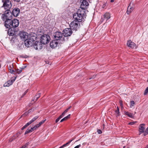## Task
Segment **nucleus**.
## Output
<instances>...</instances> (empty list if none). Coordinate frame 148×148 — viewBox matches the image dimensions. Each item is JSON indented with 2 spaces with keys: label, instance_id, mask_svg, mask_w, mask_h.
I'll return each mask as SVG.
<instances>
[{
  "label": "nucleus",
  "instance_id": "f257e3e1",
  "mask_svg": "<svg viewBox=\"0 0 148 148\" xmlns=\"http://www.w3.org/2000/svg\"><path fill=\"white\" fill-rule=\"evenodd\" d=\"M86 12L84 10L81 9H79L77 12L73 14V18L75 20L79 23L84 21V18H86Z\"/></svg>",
  "mask_w": 148,
  "mask_h": 148
},
{
  "label": "nucleus",
  "instance_id": "f03ea898",
  "mask_svg": "<svg viewBox=\"0 0 148 148\" xmlns=\"http://www.w3.org/2000/svg\"><path fill=\"white\" fill-rule=\"evenodd\" d=\"M19 23V22L18 20L14 19L13 20L12 19L7 21L5 23H4V25L7 28H11V29H14L18 26Z\"/></svg>",
  "mask_w": 148,
  "mask_h": 148
},
{
  "label": "nucleus",
  "instance_id": "7ed1b4c3",
  "mask_svg": "<svg viewBox=\"0 0 148 148\" xmlns=\"http://www.w3.org/2000/svg\"><path fill=\"white\" fill-rule=\"evenodd\" d=\"M36 37L34 36H32L31 35L28 36V38L25 41V45L29 47H32L34 44V41L36 40Z\"/></svg>",
  "mask_w": 148,
  "mask_h": 148
},
{
  "label": "nucleus",
  "instance_id": "20e7f679",
  "mask_svg": "<svg viewBox=\"0 0 148 148\" xmlns=\"http://www.w3.org/2000/svg\"><path fill=\"white\" fill-rule=\"evenodd\" d=\"M1 18L3 21H5V23L9 20H11L12 18V14L9 10H6L5 13L3 14L1 16Z\"/></svg>",
  "mask_w": 148,
  "mask_h": 148
},
{
  "label": "nucleus",
  "instance_id": "39448f33",
  "mask_svg": "<svg viewBox=\"0 0 148 148\" xmlns=\"http://www.w3.org/2000/svg\"><path fill=\"white\" fill-rule=\"evenodd\" d=\"M62 34L60 32H56L54 36V39L59 42V43H63L65 40V38L62 36Z\"/></svg>",
  "mask_w": 148,
  "mask_h": 148
},
{
  "label": "nucleus",
  "instance_id": "423d86ee",
  "mask_svg": "<svg viewBox=\"0 0 148 148\" xmlns=\"http://www.w3.org/2000/svg\"><path fill=\"white\" fill-rule=\"evenodd\" d=\"M80 26V24L78 22L75 20H74L70 23V27L73 30L76 31L79 28Z\"/></svg>",
  "mask_w": 148,
  "mask_h": 148
},
{
  "label": "nucleus",
  "instance_id": "0eeeda50",
  "mask_svg": "<svg viewBox=\"0 0 148 148\" xmlns=\"http://www.w3.org/2000/svg\"><path fill=\"white\" fill-rule=\"evenodd\" d=\"M50 40V36L47 34H44L41 36L40 42L43 44H46L48 43Z\"/></svg>",
  "mask_w": 148,
  "mask_h": 148
},
{
  "label": "nucleus",
  "instance_id": "6e6552de",
  "mask_svg": "<svg viewBox=\"0 0 148 148\" xmlns=\"http://www.w3.org/2000/svg\"><path fill=\"white\" fill-rule=\"evenodd\" d=\"M72 33V29L70 28H66L63 30V34L65 37L70 36Z\"/></svg>",
  "mask_w": 148,
  "mask_h": 148
},
{
  "label": "nucleus",
  "instance_id": "1a4fd4ad",
  "mask_svg": "<svg viewBox=\"0 0 148 148\" xmlns=\"http://www.w3.org/2000/svg\"><path fill=\"white\" fill-rule=\"evenodd\" d=\"M42 44L40 41H36L33 45L34 48L36 50H40L43 47Z\"/></svg>",
  "mask_w": 148,
  "mask_h": 148
},
{
  "label": "nucleus",
  "instance_id": "9d476101",
  "mask_svg": "<svg viewBox=\"0 0 148 148\" xmlns=\"http://www.w3.org/2000/svg\"><path fill=\"white\" fill-rule=\"evenodd\" d=\"M88 0H84L82 1V3L81 4L80 8L79 9H81L85 11L87 7L89 5L88 2Z\"/></svg>",
  "mask_w": 148,
  "mask_h": 148
},
{
  "label": "nucleus",
  "instance_id": "9b49d317",
  "mask_svg": "<svg viewBox=\"0 0 148 148\" xmlns=\"http://www.w3.org/2000/svg\"><path fill=\"white\" fill-rule=\"evenodd\" d=\"M3 3V6L2 8L4 7V8L6 10H9V8L12 6V4L10 1H2Z\"/></svg>",
  "mask_w": 148,
  "mask_h": 148
},
{
  "label": "nucleus",
  "instance_id": "f8f14e48",
  "mask_svg": "<svg viewBox=\"0 0 148 148\" xmlns=\"http://www.w3.org/2000/svg\"><path fill=\"white\" fill-rule=\"evenodd\" d=\"M62 43H59V42L56 40H53L51 41L50 43V45L52 48H54L59 46L60 44Z\"/></svg>",
  "mask_w": 148,
  "mask_h": 148
},
{
  "label": "nucleus",
  "instance_id": "ddd939ff",
  "mask_svg": "<svg viewBox=\"0 0 148 148\" xmlns=\"http://www.w3.org/2000/svg\"><path fill=\"white\" fill-rule=\"evenodd\" d=\"M19 34L21 38L25 41L28 38V36L27 35V33L25 32H21Z\"/></svg>",
  "mask_w": 148,
  "mask_h": 148
},
{
  "label": "nucleus",
  "instance_id": "4468645a",
  "mask_svg": "<svg viewBox=\"0 0 148 148\" xmlns=\"http://www.w3.org/2000/svg\"><path fill=\"white\" fill-rule=\"evenodd\" d=\"M38 118V116H36L33 118L29 122L27 123L24 126H23L21 130H23L25 128L29 125L35 121L36 119Z\"/></svg>",
  "mask_w": 148,
  "mask_h": 148
},
{
  "label": "nucleus",
  "instance_id": "2eb2a0df",
  "mask_svg": "<svg viewBox=\"0 0 148 148\" xmlns=\"http://www.w3.org/2000/svg\"><path fill=\"white\" fill-rule=\"evenodd\" d=\"M110 14L109 12L106 13L102 16L101 20L103 21V20L107 21L110 18Z\"/></svg>",
  "mask_w": 148,
  "mask_h": 148
},
{
  "label": "nucleus",
  "instance_id": "dca6fc26",
  "mask_svg": "<svg viewBox=\"0 0 148 148\" xmlns=\"http://www.w3.org/2000/svg\"><path fill=\"white\" fill-rule=\"evenodd\" d=\"M20 10L18 8H15L12 10V15L15 17H17L18 16L20 12Z\"/></svg>",
  "mask_w": 148,
  "mask_h": 148
},
{
  "label": "nucleus",
  "instance_id": "f3484780",
  "mask_svg": "<svg viewBox=\"0 0 148 148\" xmlns=\"http://www.w3.org/2000/svg\"><path fill=\"white\" fill-rule=\"evenodd\" d=\"M16 77H15L14 79L10 80L5 82L3 85L4 87H9L12 85L16 79Z\"/></svg>",
  "mask_w": 148,
  "mask_h": 148
},
{
  "label": "nucleus",
  "instance_id": "a211bd4d",
  "mask_svg": "<svg viewBox=\"0 0 148 148\" xmlns=\"http://www.w3.org/2000/svg\"><path fill=\"white\" fill-rule=\"evenodd\" d=\"M145 124H140L138 127V131L140 134L143 133L144 132L145 127L144 126Z\"/></svg>",
  "mask_w": 148,
  "mask_h": 148
},
{
  "label": "nucleus",
  "instance_id": "6ab92c4d",
  "mask_svg": "<svg viewBox=\"0 0 148 148\" xmlns=\"http://www.w3.org/2000/svg\"><path fill=\"white\" fill-rule=\"evenodd\" d=\"M9 29L8 32V34L9 36H13L14 35V33L16 32V30L13 29H11V28H8Z\"/></svg>",
  "mask_w": 148,
  "mask_h": 148
},
{
  "label": "nucleus",
  "instance_id": "aec40b11",
  "mask_svg": "<svg viewBox=\"0 0 148 148\" xmlns=\"http://www.w3.org/2000/svg\"><path fill=\"white\" fill-rule=\"evenodd\" d=\"M127 44L128 47L132 48H134L135 45V44L134 42H132L131 40L128 41Z\"/></svg>",
  "mask_w": 148,
  "mask_h": 148
},
{
  "label": "nucleus",
  "instance_id": "412c9836",
  "mask_svg": "<svg viewBox=\"0 0 148 148\" xmlns=\"http://www.w3.org/2000/svg\"><path fill=\"white\" fill-rule=\"evenodd\" d=\"M134 9L133 7L130 6V4L128 7L127 13V14H130Z\"/></svg>",
  "mask_w": 148,
  "mask_h": 148
},
{
  "label": "nucleus",
  "instance_id": "4be33fe9",
  "mask_svg": "<svg viewBox=\"0 0 148 148\" xmlns=\"http://www.w3.org/2000/svg\"><path fill=\"white\" fill-rule=\"evenodd\" d=\"M17 36L16 35L12 36L11 38V41L12 43H14L17 41V38H16Z\"/></svg>",
  "mask_w": 148,
  "mask_h": 148
},
{
  "label": "nucleus",
  "instance_id": "5701e85b",
  "mask_svg": "<svg viewBox=\"0 0 148 148\" xmlns=\"http://www.w3.org/2000/svg\"><path fill=\"white\" fill-rule=\"evenodd\" d=\"M125 114V115L128 116L130 117L133 118H134V116L133 115V114L131 113H129L128 112H124Z\"/></svg>",
  "mask_w": 148,
  "mask_h": 148
},
{
  "label": "nucleus",
  "instance_id": "b1692460",
  "mask_svg": "<svg viewBox=\"0 0 148 148\" xmlns=\"http://www.w3.org/2000/svg\"><path fill=\"white\" fill-rule=\"evenodd\" d=\"M74 139V138H73L71 140H70L69 141H68V142L67 143H66L65 144H64V145H63L62 146H61V147H60L59 148H63V147L69 145L70 143Z\"/></svg>",
  "mask_w": 148,
  "mask_h": 148
},
{
  "label": "nucleus",
  "instance_id": "393cba45",
  "mask_svg": "<svg viewBox=\"0 0 148 148\" xmlns=\"http://www.w3.org/2000/svg\"><path fill=\"white\" fill-rule=\"evenodd\" d=\"M24 68H20L19 69H18L16 70V71H15V73L16 74H19L22 71V70Z\"/></svg>",
  "mask_w": 148,
  "mask_h": 148
},
{
  "label": "nucleus",
  "instance_id": "a878e982",
  "mask_svg": "<svg viewBox=\"0 0 148 148\" xmlns=\"http://www.w3.org/2000/svg\"><path fill=\"white\" fill-rule=\"evenodd\" d=\"M70 115H71L70 114H69L67 116L65 117H64V118H63V119H62L60 120V122H62L63 121H66V120H67V119H69L70 118Z\"/></svg>",
  "mask_w": 148,
  "mask_h": 148
},
{
  "label": "nucleus",
  "instance_id": "bb28decb",
  "mask_svg": "<svg viewBox=\"0 0 148 148\" xmlns=\"http://www.w3.org/2000/svg\"><path fill=\"white\" fill-rule=\"evenodd\" d=\"M71 108V106H70L69 108H68L67 109H66L62 113V115L64 116L65 115V114Z\"/></svg>",
  "mask_w": 148,
  "mask_h": 148
},
{
  "label": "nucleus",
  "instance_id": "cd10ccee",
  "mask_svg": "<svg viewBox=\"0 0 148 148\" xmlns=\"http://www.w3.org/2000/svg\"><path fill=\"white\" fill-rule=\"evenodd\" d=\"M115 112L116 116H118L120 115V112L119 111V109L118 107H117V110H115Z\"/></svg>",
  "mask_w": 148,
  "mask_h": 148
},
{
  "label": "nucleus",
  "instance_id": "c85d7f7f",
  "mask_svg": "<svg viewBox=\"0 0 148 148\" xmlns=\"http://www.w3.org/2000/svg\"><path fill=\"white\" fill-rule=\"evenodd\" d=\"M64 116L63 115H62V114H61L58 118L56 120V123H57L59 120H60L62 118V117H63Z\"/></svg>",
  "mask_w": 148,
  "mask_h": 148
},
{
  "label": "nucleus",
  "instance_id": "c756f323",
  "mask_svg": "<svg viewBox=\"0 0 148 148\" xmlns=\"http://www.w3.org/2000/svg\"><path fill=\"white\" fill-rule=\"evenodd\" d=\"M32 131L31 129V128L30 129H27L25 131V134H27L29 133H30L32 132Z\"/></svg>",
  "mask_w": 148,
  "mask_h": 148
},
{
  "label": "nucleus",
  "instance_id": "7c9ffc66",
  "mask_svg": "<svg viewBox=\"0 0 148 148\" xmlns=\"http://www.w3.org/2000/svg\"><path fill=\"white\" fill-rule=\"evenodd\" d=\"M135 103L134 101H132L130 102V107H132L134 106Z\"/></svg>",
  "mask_w": 148,
  "mask_h": 148
},
{
  "label": "nucleus",
  "instance_id": "2f4dec72",
  "mask_svg": "<svg viewBox=\"0 0 148 148\" xmlns=\"http://www.w3.org/2000/svg\"><path fill=\"white\" fill-rule=\"evenodd\" d=\"M41 94V93H38L35 95V97L36 98V101L37 100L38 98L40 97Z\"/></svg>",
  "mask_w": 148,
  "mask_h": 148
},
{
  "label": "nucleus",
  "instance_id": "473e14b6",
  "mask_svg": "<svg viewBox=\"0 0 148 148\" xmlns=\"http://www.w3.org/2000/svg\"><path fill=\"white\" fill-rule=\"evenodd\" d=\"M9 72L12 74H15V71H14L13 69H12V68L10 69H9Z\"/></svg>",
  "mask_w": 148,
  "mask_h": 148
},
{
  "label": "nucleus",
  "instance_id": "72a5a7b5",
  "mask_svg": "<svg viewBox=\"0 0 148 148\" xmlns=\"http://www.w3.org/2000/svg\"><path fill=\"white\" fill-rule=\"evenodd\" d=\"M29 144V142L27 143L26 144L23 145L22 147L23 148H27V146Z\"/></svg>",
  "mask_w": 148,
  "mask_h": 148
},
{
  "label": "nucleus",
  "instance_id": "f704fd0d",
  "mask_svg": "<svg viewBox=\"0 0 148 148\" xmlns=\"http://www.w3.org/2000/svg\"><path fill=\"white\" fill-rule=\"evenodd\" d=\"M148 93V87H147L145 90L144 93V95H146Z\"/></svg>",
  "mask_w": 148,
  "mask_h": 148
},
{
  "label": "nucleus",
  "instance_id": "c9c22d12",
  "mask_svg": "<svg viewBox=\"0 0 148 148\" xmlns=\"http://www.w3.org/2000/svg\"><path fill=\"white\" fill-rule=\"evenodd\" d=\"M46 120H43L41 122L39 123V124L41 125Z\"/></svg>",
  "mask_w": 148,
  "mask_h": 148
},
{
  "label": "nucleus",
  "instance_id": "e433bc0d",
  "mask_svg": "<svg viewBox=\"0 0 148 148\" xmlns=\"http://www.w3.org/2000/svg\"><path fill=\"white\" fill-rule=\"evenodd\" d=\"M31 129L32 131H34V130H36V128H36V126L35 125L33 127H31Z\"/></svg>",
  "mask_w": 148,
  "mask_h": 148
},
{
  "label": "nucleus",
  "instance_id": "4c0bfd02",
  "mask_svg": "<svg viewBox=\"0 0 148 148\" xmlns=\"http://www.w3.org/2000/svg\"><path fill=\"white\" fill-rule=\"evenodd\" d=\"M97 132L99 134H101L102 132L101 130L100 129L98 130Z\"/></svg>",
  "mask_w": 148,
  "mask_h": 148
},
{
  "label": "nucleus",
  "instance_id": "58836bf2",
  "mask_svg": "<svg viewBox=\"0 0 148 148\" xmlns=\"http://www.w3.org/2000/svg\"><path fill=\"white\" fill-rule=\"evenodd\" d=\"M28 91V89H27V90H26V91L24 92V94H23V95L22 96V97H23L26 94V93Z\"/></svg>",
  "mask_w": 148,
  "mask_h": 148
},
{
  "label": "nucleus",
  "instance_id": "ea45409f",
  "mask_svg": "<svg viewBox=\"0 0 148 148\" xmlns=\"http://www.w3.org/2000/svg\"><path fill=\"white\" fill-rule=\"evenodd\" d=\"M144 133V136H145L146 135H147L148 134V132L146 131H144V132H143Z\"/></svg>",
  "mask_w": 148,
  "mask_h": 148
},
{
  "label": "nucleus",
  "instance_id": "a19ab883",
  "mask_svg": "<svg viewBox=\"0 0 148 148\" xmlns=\"http://www.w3.org/2000/svg\"><path fill=\"white\" fill-rule=\"evenodd\" d=\"M106 3H105L103 5L102 7V8H105V6H106Z\"/></svg>",
  "mask_w": 148,
  "mask_h": 148
},
{
  "label": "nucleus",
  "instance_id": "79ce46f5",
  "mask_svg": "<svg viewBox=\"0 0 148 148\" xmlns=\"http://www.w3.org/2000/svg\"><path fill=\"white\" fill-rule=\"evenodd\" d=\"M135 122H130L129 123V124L130 125H133Z\"/></svg>",
  "mask_w": 148,
  "mask_h": 148
},
{
  "label": "nucleus",
  "instance_id": "37998d69",
  "mask_svg": "<svg viewBox=\"0 0 148 148\" xmlns=\"http://www.w3.org/2000/svg\"><path fill=\"white\" fill-rule=\"evenodd\" d=\"M40 126V124L39 123L35 125L36 127V128H38Z\"/></svg>",
  "mask_w": 148,
  "mask_h": 148
},
{
  "label": "nucleus",
  "instance_id": "c03bdc74",
  "mask_svg": "<svg viewBox=\"0 0 148 148\" xmlns=\"http://www.w3.org/2000/svg\"><path fill=\"white\" fill-rule=\"evenodd\" d=\"M81 146V145L80 144H79L76 146H75L74 148H79Z\"/></svg>",
  "mask_w": 148,
  "mask_h": 148
},
{
  "label": "nucleus",
  "instance_id": "a18cd8bd",
  "mask_svg": "<svg viewBox=\"0 0 148 148\" xmlns=\"http://www.w3.org/2000/svg\"><path fill=\"white\" fill-rule=\"evenodd\" d=\"M120 103L121 106L122 108L123 107V104L122 102L121 101H120Z\"/></svg>",
  "mask_w": 148,
  "mask_h": 148
},
{
  "label": "nucleus",
  "instance_id": "49530a36",
  "mask_svg": "<svg viewBox=\"0 0 148 148\" xmlns=\"http://www.w3.org/2000/svg\"><path fill=\"white\" fill-rule=\"evenodd\" d=\"M95 77H96V75H95V76L93 75L92 77H91L89 79H91L92 78H95Z\"/></svg>",
  "mask_w": 148,
  "mask_h": 148
},
{
  "label": "nucleus",
  "instance_id": "de8ad7c7",
  "mask_svg": "<svg viewBox=\"0 0 148 148\" xmlns=\"http://www.w3.org/2000/svg\"><path fill=\"white\" fill-rule=\"evenodd\" d=\"M145 131L148 132V127H147L146 128V130H145Z\"/></svg>",
  "mask_w": 148,
  "mask_h": 148
},
{
  "label": "nucleus",
  "instance_id": "09e8293b",
  "mask_svg": "<svg viewBox=\"0 0 148 148\" xmlns=\"http://www.w3.org/2000/svg\"><path fill=\"white\" fill-rule=\"evenodd\" d=\"M14 1H15L17 2H19L20 0H14Z\"/></svg>",
  "mask_w": 148,
  "mask_h": 148
},
{
  "label": "nucleus",
  "instance_id": "8fccbe9b",
  "mask_svg": "<svg viewBox=\"0 0 148 148\" xmlns=\"http://www.w3.org/2000/svg\"><path fill=\"white\" fill-rule=\"evenodd\" d=\"M114 0H111V1H110V2H114Z\"/></svg>",
  "mask_w": 148,
  "mask_h": 148
},
{
  "label": "nucleus",
  "instance_id": "3c124183",
  "mask_svg": "<svg viewBox=\"0 0 148 148\" xmlns=\"http://www.w3.org/2000/svg\"><path fill=\"white\" fill-rule=\"evenodd\" d=\"M10 0H2L3 1H10Z\"/></svg>",
  "mask_w": 148,
  "mask_h": 148
},
{
  "label": "nucleus",
  "instance_id": "603ef678",
  "mask_svg": "<svg viewBox=\"0 0 148 148\" xmlns=\"http://www.w3.org/2000/svg\"><path fill=\"white\" fill-rule=\"evenodd\" d=\"M145 148H148V145Z\"/></svg>",
  "mask_w": 148,
  "mask_h": 148
},
{
  "label": "nucleus",
  "instance_id": "864d4df0",
  "mask_svg": "<svg viewBox=\"0 0 148 148\" xmlns=\"http://www.w3.org/2000/svg\"><path fill=\"white\" fill-rule=\"evenodd\" d=\"M30 110H29L28 111H29V112H31V111H30Z\"/></svg>",
  "mask_w": 148,
  "mask_h": 148
},
{
  "label": "nucleus",
  "instance_id": "5fc2aeb1",
  "mask_svg": "<svg viewBox=\"0 0 148 148\" xmlns=\"http://www.w3.org/2000/svg\"><path fill=\"white\" fill-rule=\"evenodd\" d=\"M134 113H135V114H136V112H134Z\"/></svg>",
  "mask_w": 148,
  "mask_h": 148
},
{
  "label": "nucleus",
  "instance_id": "6e6d98bb",
  "mask_svg": "<svg viewBox=\"0 0 148 148\" xmlns=\"http://www.w3.org/2000/svg\"><path fill=\"white\" fill-rule=\"evenodd\" d=\"M147 82H148V80H147Z\"/></svg>",
  "mask_w": 148,
  "mask_h": 148
}]
</instances>
